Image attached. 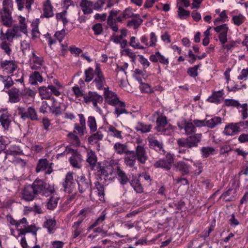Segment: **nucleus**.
<instances>
[{"label":"nucleus","instance_id":"nucleus-1","mask_svg":"<svg viewBox=\"0 0 248 248\" xmlns=\"http://www.w3.org/2000/svg\"><path fill=\"white\" fill-rule=\"evenodd\" d=\"M56 192L54 185L37 178L31 185L24 186L22 192V199L26 202L34 200L38 195L47 197Z\"/></svg>","mask_w":248,"mask_h":248},{"label":"nucleus","instance_id":"nucleus-2","mask_svg":"<svg viewBox=\"0 0 248 248\" xmlns=\"http://www.w3.org/2000/svg\"><path fill=\"white\" fill-rule=\"evenodd\" d=\"M129 156H124V164L129 168H134L136 160L143 165L148 159L145 148L142 145H138L135 147V151L131 150Z\"/></svg>","mask_w":248,"mask_h":248},{"label":"nucleus","instance_id":"nucleus-3","mask_svg":"<svg viewBox=\"0 0 248 248\" xmlns=\"http://www.w3.org/2000/svg\"><path fill=\"white\" fill-rule=\"evenodd\" d=\"M202 135L197 133L187 136L186 138H182L177 140V143L179 147H186L187 149L196 148L202 141Z\"/></svg>","mask_w":248,"mask_h":248},{"label":"nucleus","instance_id":"nucleus-4","mask_svg":"<svg viewBox=\"0 0 248 248\" xmlns=\"http://www.w3.org/2000/svg\"><path fill=\"white\" fill-rule=\"evenodd\" d=\"M95 174L99 178L105 181H113L115 176L114 169L111 165H102L101 162H98Z\"/></svg>","mask_w":248,"mask_h":248},{"label":"nucleus","instance_id":"nucleus-5","mask_svg":"<svg viewBox=\"0 0 248 248\" xmlns=\"http://www.w3.org/2000/svg\"><path fill=\"white\" fill-rule=\"evenodd\" d=\"M214 30L216 32L220 33L218 38L219 41L223 44V48L229 50L236 46V43L234 41H231L229 43L225 45L227 41V33L229 30V28L226 24L217 26L214 28Z\"/></svg>","mask_w":248,"mask_h":248},{"label":"nucleus","instance_id":"nucleus-6","mask_svg":"<svg viewBox=\"0 0 248 248\" xmlns=\"http://www.w3.org/2000/svg\"><path fill=\"white\" fill-rule=\"evenodd\" d=\"M19 224V235L25 236L27 233H31L36 239L37 229L35 225H28L26 218L23 217L18 221Z\"/></svg>","mask_w":248,"mask_h":248},{"label":"nucleus","instance_id":"nucleus-7","mask_svg":"<svg viewBox=\"0 0 248 248\" xmlns=\"http://www.w3.org/2000/svg\"><path fill=\"white\" fill-rule=\"evenodd\" d=\"M103 101V97L102 95L92 91H89L88 93H86L83 98V101L86 104H89L92 103L93 107L97 110H100L98 104H102Z\"/></svg>","mask_w":248,"mask_h":248},{"label":"nucleus","instance_id":"nucleus-8","mask_svg":"<svg viewBox=\"0 0 248 248\" xmlns=\"http://www.w3.org/2000/svg\"><path fill=\"white\" fill-rule=\"evenodd\" d=\"M76 181L78 186L79 192L82 194L85 192L87 190L90 191V195L92 193V182L89 178H86L84 174L80 176H78L76 178Z\"/></svg>","mask_w":248,"mask_h":248},{"label":"nucleus","instance_id":"nucleus-9","mask_svg":"<svg viewBox=\"0 0 248 248\" xmlns=\"http://www.w3.org/2000/svg\"><path fill=\"white\" fill-rule=\"evenodd\" d=\"M18 110L19 115L23 120L27 119H29L32 121L39 120L37 112L33 107H28L26 110H25L24 108L19 107Z\"/></svg>","mask_w":248,"mask_h":248},{"label":"nucleus","instance_id":"nucleus-10","mask_svg":"<svg viewBox=\"0 0 248 248\" xmlns=\"http://www.w3.org/2000/svg\"><path fill=\"white\" fill-rule=\"evenodd\" d=\"M174 162V159L171 155L167 154L165 158L156 161L154 163L155 168H163L167 170H170Z\"/></svg>","mask_w":248,"mask_h":248},{"label":"nucleus","instance_id":"nucleus-11","mask_svg":"<svg viewBox=\"0 0 248 248\" xmlns=\"http://www.w3.org/2000/svg\"><path fill=\"white\" fill-rule=\"evenodd\" d=\"M64 191L68 193H72L76 189V183L74 182L73 173L68 172L64 178V181L62 183Z\"/></svg>","mask_w":248,"mask_h":248},{"label":"nucleus","instance_id":"nucleus-12","mask_svg":"<svg viewBox=\"0 0 248 248\" xmlns=\"http://www.w3.org/2000/svg\"><path fill=\"white\" fill-rule=\"evenodd\" d=\"M225 105L227 107H233L238 108L241 107L242 108L241 111L242 114V119H246L248 117V107L247 103L240 105L237 100L232 99H227L225 101Z\"/></svg>","mask_w":248,"mask_h":248},{"label":"nucleus","instance_id":"nucleus-13","mask_svg":"<svg viewBox=\"0 0 248 248\" xmlns=\"http://www.w3.org/2000/svg\"><path fill=\"white\" fill-rule=\"evenodd\" d=\"M94 79L93 81L98 90H102L103 89L104 84L105 83V79L104 75L101 71L100 65L96 63L94 70Z\"/></svg>","mask_w":248,"mask_h":248},{"label":"nucleus","instance_id":"nucleus-14","mask_svg":"<svg viewBox=\"0 0 248 248\" xmlns=\"http://www.w3.org/2000/svg\"><path fill=\"white\" fill-rule=\"evenodd\" d=\"M0 67L7 74H13L18 67L15 61L4 60L0 62Z\"/></svg>","mask_w":248,"mask_h":248},{"label":"nucleus","instance_id":"nucleus-15","mask_svg":"<svg viewBox=\"0 0 248 248\" xmlns=\"http://www.w3.org/2000/svg\"><path fill=\"white\" fill-rule=\"evenodd\" d=\"M104 95L106 102L109 105L115 106L120 101L117 95L108 88H104Z\"/></svg>","mask_w":248,"mask_h":248},{"label":"nucleus","instance_id":"nucleus-16","mask_svg":"<svg viewBox=\"0 0 248 248\" xmlns=\"http://www.w3.org/2000/svg\"><path fill=\"white\" fill-rule=\"evenodd\" d=\"M241 131L238 123H230L225 126L223 133L227 136H233Z\"/></svg>","mask_w":248,"mask_h":248},{"label":"nucleus","instance_id":"nucleus-17","mask_svg":"<svg viewBox=\"0 0 248 248\" xmlns=\"http://www.w3.org/2000/svg\"><path fill=\"white\" fill-rule=\"evenodd\" d=\"M0 115V123L4 130L9 129L12 120V115L7 110Z\"/></svg>","mask_w":248,"mask_h":248},{"label":"nucleus","instance_id":"nucleus-18","mask_svg":"<svg viewBox=\"0 0 248 248\" xmlns=\"http://www.w3.org/2000/svg\"><path fill=\"white\" fill-rule=\"evenodd\" d=\"M113 149L117 154L120 155L125 154V156H129L130 152L131 151L128 150L126 144H123L119 142L114 144Z\"/></svg>","mask_w":248,"mask_h":248},{"label":"nucleus","instance_id":"nucleus-19","mask_svg":"<svg viewBox=\"0 0 248 248\" xmlns=\"http://www.w3.org/2000/svg\"><path fill=\"white\" fill-rule=\"evenodd\" d=\"M119 182L121 185L124 186L130 182V179L125 171L120 166H117L115 169Z\"/></svg>","mask_w":248,"mask_h":248},{"label":"nucleus","instance_id":"nucleus-20","mask_svg":"<svg viewBox=\"0 0 248 248\" xmlns=\"http://www.w3.org/2000/svg\"><path fill=\"white\" fill-rule=\"evenodd\" d=\"M176 169L181 172L183 176L188 174L190 172L191 166L184 161H180L174 164Z\"/></svg>","mask_w":248,"mask_h":248},{"label":"nucleus","instance_id":"nucleus-21","mask_svg":"<svg viewBox=\"0 0 248 248\" xmlns=\"http://www.w3.org/2000/svg\"><path fill=\"white\" fill-rule=\"evenodd\" d=\"M1 17L3 21V24L6 27H11L12 24V17L10 9L7 7L3 8L1 12Z\"/></svg>","mask_w":248,"mask_h":248},{"label":"nucleus","instance_id":"nucleus-22","mask_svg":"<svg viewBox=\"0 0 248 248\" xmlns=\"http://www.w3.org/2000/svg\"><path fill=\"white\" fill-rule=\"evenodd\" d=\"M86 161L88 163L91 170H96L97 165V157L93 150L87 153Z\"/></svg>","mask_w":248,"mask_h":248},{"label":"nucleus","instance_id":"nucleus-23","mask_svg":"<svg viewBox=\"0 0 248 248\" xmlns=\"http://www.w3.org/2000/svg\"><path fill=\"white\" fill-rule=\"evenodd\" d=\"M69 160L73 168L80 169L82 166L81 162L83 159L81 155L78 152L72 154Z\"/></svg>","mask_w":248,"mask_h":248},{"label":"nucleus","instance_id":"nucleus-24","mask_svg":"<svg viewBox=\"0 0 248 248\" xmlns=\"http://www.w3.org/2000/svg\"><path fill=\"white\" fill-rule=\"evenodd\" d=\"M56 221L54 218L46 219L44 223L43 227L47 230L49 234L53 233L56 230Z\"/></svg>","mask_w":248,"mask_h":248},{"label":"nucleus","instance_id":"nucleus-25","mask_svg":"<svg viewBox=\"0 0 248 248\" xmlns=\"http://www.w3.org/2000/svg\"><path fill=\"white\" fill-rule=\"evenodd\" d=\"M19 90L16 88H12L8 92L9 96V101L12 103H15L20 101Z\"/></svg>","mask_w":248,"mask_h":248},{"label":"nucleus","instance_id":"nucleus-26","mask_svg":"<svg viewBox=\"0 0 248 248\" xmlns=\"http://www.w3.org/2000/svg\"><path fill=\"white\" fill-rule=\"evenodd\" d=\"M115 107L114 114L116 115L117 117H118L120 115L123 114H128V111L125 109V104L124 102L119 101Z\"/></svg>","mask_w":248,"mask_h":248},{"label":"nucleus","instance_id":"nucleus-27","mask_svg":"<svg viewBox=\"0 0 248 248\" xmlns=\"http://www.w3.org/2000/svg\"><path fill=\"white\" fill-rule=\"evenodd\" d=\"M224 94L223 90L214 92L212 94L208 97L207 100L211 103H214L217 104L220 103L221 98Z\"/></svg>","mask_w":248,"mask_h":248},{"label":"nucleus","instance_id":"nucleus-28","mask_svg":"<svg viewBox=\"0 0 248 248\" xmlns=\"http://www.w3.org/2000/svg\"><path fill=\"white\" fill-rule=\"evenodd\" d=\"M168 124L167 117L165 116H160L157 117L156 119V129L158 132L166 131L167 129H165V127Z\"/></svg>","mask_w":248,"mask_h":248},{"label":"nucleus","instance_id":"nucleus-29","mask_svg":"<svg viewBox=\"0 0 248 248\" xmlns=\"http://www.w3.org/2000/svg\"><path fill=\"white\" fill-rule=\"evenodd\" d=\"M83 13L85 15L90 14L93 12V3L90 1L88 0H82L80 3Z\"/></svg>","mask_w":248,"mask_h":248},{"label":"nucleus","instance_id":"nucleus-30","mask_svg":"<svg viewBox=\"0 0 248 248\" xmlns=\"http://www.w3.org/2000/svg\"><path fill=\"white\" fill-rule=\"evenodd\" d=\"M39 93L40 95L41 96L42 99H52L54 101H55V99L54 97H51V92L50 90V89L48 88V86L47 87L46 86H41L39 89Z\"/></svg>","mask_w":248,"mask_h":248},{"label":"nucleus","instance_id":"nucleus-31","mask_svg":"<svg viewBox=\"0 0 248 248\" xmlns=\"http://www.w3.org/2000/svg\"><path fill=\"white\" fill-rule=\"evenodd\" d=\"M15 37L14 33L10 29H8L5 33L3 32L2 29L0 31V40L1 41L7 40L10 43H12L13 38Z\"/></svg>","mask_w":248,"mask_h":248},{"label":"nucleus","instance_id":"nucleus-32","mask_svg":"<svg viewBox=\"0 0 248 248\" xmlns=\"http://www.w3.org/2000/svg\"><path fill=\"white\" fill-rule=\"evenodd\" d=\"M133 17V19L128 21L127 26H133L134 29H137L142 23L143 20L139 14H136Z\"/></svg>","mask_w":248,"mask_h":248},{"label":"nucleus","instance_id":"nucleus-33","mask_svg":"<svg viewBox=\"0 0 248 248\" xmlns=\"http://www.w3.org/2000/svg\"><path fill=\"white\" fill-rule=\"evenodd\" d=\"M55 193L56 192L50 195L51 196L46 203L47 209L49 210H53L57 206L59 197L55 196Z\"/></svg>","mask_w":248,"mask_h":248},{"label":"nucleus","instance_id":"nucleus-34","mask_svg":"<svg viewBox=\"0 0 248 248\" xmlns=\"http://www.w3.org/2000/svg\"><path fill=\"white\" fill-rule=\"evenodd\" d=\"M149 145L151 148L156 151L160 152L161 151H164L163 143L154 138H152L149 140Z\"/></svg>","mask_w":248,"mask_h":248},{"label":"nucleus","instance_id":"nucleus-35","mask_svg":"<svg viewBox=\"0 0 248 248\" xmlns=\"http://www.w3.org/2000/svg\"><path fill=\"white\" fill-rule=\"evenodd\" d=\"M44 16L48 18L53 16V7L50 0H46L44 4Z\"/></svg>","mask_w":248,"mask_h":248},{"label":"nucleus","instance_id":"nucleus-36","mask_svg":"<svg viewBox=\"0 0 248 248\" xmlns=\"http://www.w3.org/2000/svg\"><path fill=\"white\" fill-rule=\"evenodd\" d=\"M184 130L186 136L196 134V128L192 123L184 121Z\"/></svg>","mask_w":248,"mask_h":248},{"label":"nucleus","instance_id":"nucleus-37","mask_svg":"<svg viewBox=\"0 0 248 248\" xmlns=\"http://www.w3.org/2000/svg\"><path fill=\"white\" fill-rule=\"evenodd\" d=\"M42 81L43 77L38 71H34L30 77L29 82L32 85H36L38 82L41 83Z\"/></svg>","mask_w":248,"mask_h":248},{"label":"nucleus","instance_id":"nucleus-38","mask_svg":"<svg viewBox=\"0 0 248 248\" xmlns=\"http://www.w3.org/2000/svg\"><path fill=\"white\" fill-rule=\"evenodd\" d=\"M130 184L137 193H141L143 192V187L140 183V180L136 177L133 178L130 181Z\"/></svg>","mask_w":248,"mask_h":248},{"label":"nucleus","instance_id":"nucleus-39","mask_svg":"<svg viewBox=\"0 0 248 248\" xmlns=\"http://www.w3.org/2000/svg\"><path fill=\"white\" fill-rule=\"evenodd\" d=\"M104 135L102 133L98 130L96 133L91 135L88 139L89 142L91 144L92 143H96L98 141L102 140L103 139Z\"/></svg>","mask_w":248,"mask_h":248},{"label":"nucleus","instance_id":"nucleus-40","mask_svg":"<svg viewBox=\"0 0 248 248\" xmlns=\"http://www.w3.org/2000/svg\"><path fill=\"white\" fill-rule=\"evenodd\" d=\"M151 128V124H145L141 122H138L135 128L137 131L144 133L150 132Z\"/></svg>","mask_w":248,"mask_h":248},{"label":"nucleus","instance_id":"nucleus-41","mask_svg":"<svg viewBox=\"0 0 248 248\" xmlns=\"http://www.w3.org/2000/svg\"><path fill=\"white\" fill-rule=\"evenodd\" d=\"M48 165L49 163L46 159H39L36 168V172L38 173L41 171L46 170L47 168Z\"/></svg>","mask_w":248,"mask_h":248},{"label":"nucleus","instance_id":"nucleus-42","mask_svg":"<svg viewBox=\"0 0 248 248\" xmlns=\"http://www.w3.org/2000/svg\"><path fill=\"white\" fill-rule=\"evenodd\" d=\"M190 15L189 11L185 10L182 6L178 7L177 16L180 19H186L190 16Z\"/></svg>","mask_w":248,"mask_h":248},{"label":"nucleus","instance_id":"nucleus-43","mask_svg":"<svg viewBox=\"0 0 248 248\" xmlns=\"http://www.w3.org/2000/svg\"><path fill=\"white\" fill-rule=\"evenodd\" d=\"M85 231V228L82 226L73 225L72 227V232L74 238L78 237L79 235Z\"/></svg>","mask_w":248,"mask_h":248},{"label":"nucleus","instance_id":"nucleus-44","mask_svg":"<svg viewBox=\"0 0 248 248\" xmlns=\"http://www.w3.org/2000/svg\"><path fill=\"white\" fill-rule=\"evenodd\" d=\"M0 80L4 84L5 88L9 89L13 86L14 82L11 76L0 75Z\"/></svg>","mask_w":248,"mask_h":248},{"label":"nucleus","instance_id":"nucleus-45","mask_svg":"<svg viewBox=\"0 0 248 248\" xmlns=\"http://www.w3.org/2000/svg\"><path fill=\"white\" fill-rule=\"evenodd\" d=\"M221 118L219 117H215L206 121V125L209 128H213L221 123Z\"/></svg>","mask_w":248,"mask_h":248},{"label":"nucleus","instance_id":"nucleus-46","mask_svg":"<svg viewBox=\"0 0 248 248\" xmlns=\"http://www.w3.org/2000/svg\"><path fill=\"white\" fill-rule=\"evenodd\" d=\"M145 72V71L144 70L135 69L134 71L133 76L134 78L139 81V82H141L142 78L145 79V78H146Z\"/></svg>","mask_w":248,"mask_h":248},{"label":"nucleus","instance_id":"nucleus-47","mask_svg":"<svg viewBox=\"0 0 248 248\" xmlns=\"http://www.w3.org/2000/svg\"><path fill=\"white\" fill-rule=\"evenodd\" d=\"M85 81L86 82H90L91 81L94 76V70L91 67H89L84 71Z\"/></svg>","mask_w":248,"mask_h":248},{"label":"nucleus","instance_id":"nucleus-48","mask_svg":"<svg viewBox=\"0 0 248 248\" xmlns=\"http://www.w3.org/2000/svg\"><path fill=\"white\" fill-rule=\"evenodd\" d=\"M88 125L90 128V133H93L97 130V124L95 119L93 116H90L88 118Z\"/></svg>","mask_w":248,"mask_h":248},{"label":"nucleus","instance_id":"nucleus-49","mask_svg":"<svg viewBox=\"0 0 248 248\" xmlns=\"http://www.w3.org/2000/svg\"><path fill=\"white\" fill-rule=\"evenodd\" d=\"M232 188L228 189L227 191L221 195L220 199H222L226 202L233 201L234 200V196L232 195Z\"/></svg>","mask_w":248,"mask_h":248},{"label":"nucleus","instance_id":"nucleus-50","mask_svg":"<svg viewBox=\"0 0 248 248\" xmlns=\"http://www.w3.org/2000/svg\"><path fill=\"white\" fill-rule=\"evenodd\" d=\"M128 64L126 62H125L123 64V65L122 66L117 65V68L116 70V71H117V72L116 78H117V79L120 80L121 82H122V81L124 80V78H119V77H118L119 72H121L122 74L124 76H125L126 74L125 70L128 68Z\"/></svg>","mask_w":248,"mask_h":248},{"label":"nucleus","instance_id":"nucleus-51","mask_svg":"<svg viewBox=\"0 0 248 248\" xmlns=\"http://www.w3.org/2000/svg\"><path fill=\"white\" fill-rule=\"evenodd\" d=\"M108 132H110V135L118 139H122V132L118 130L114 126L110 125L108 127Z\"/></svg>","mask_w":248,"mask_h":248},{"label":"nucleus","instance_id":"nucleus-52","mask_svg":"<svg viewBox=\"0 0 248 248\" xmlns=\"http://www.w3.org/2000/svg\"><path fill=\"white\" fill-rule=\"evenodd\" d=\"M67 136L73 145L76 146H80V141L77 135L74 134V133L70 132L68 134Z\"/></svg>","mask_w":248,"mask_h":248},{"label":"nucleus","instance_id":"nucleus-53","mask_svg":"<svg viewBox=\"0 0 248 248\" xmlns=\"http://www.w3.org/2000/svg\"><path fill=\"white\" fill-rule=\"evenodd\" d=\"M95 187L98 191V195L100 197L99 200H102V198L104 199L105 192L104 186L99 182L95 183Z\"/></svg>","mask_w":248,"mask_h":248},{"label":"nucleus","instance_id":"nucleus-54","mask_svg":"<svg viewBox=\"0 0 248 248\" xmlns=\"http://www.w3.org/2000/svg\"><path fill=\"white\" fill-rule=\"evenodd\" d=\"M201 152L202 156L207 158L210 155L213 154L215 149L211 147H203L201 149Z\"/></svg>","mask_w":248,"mask_h":248},{"label":"nucleus","instance_id":"nucleus-55","mask_svg":"<svg viewBox=\"0 0 248 248\" xmlns=\"http://www.w3.org/2000/svg\"><path fill=\"white\" fill-rule=\"evenodd\" d=\"M87 211L85 209L81 210L78 216V221L75 222L74 223V225H78V226H82L81 225L82 222H83V220L86 217Z\"/></svg>","mask_w":248,"mask_h":248},{"label":"nucleus","instance_id":"nucleus-56","mask_svg":"<svg viewBox=\"0 0 248 248\" xmlns=\"http://www.w3.org/2000/svg\"><path fill=\"white\" fill-rule=\"evenodd\" d=\"M245 20V17L241 14L237 16H234L232 18V20L234 25L239 26L241 25Z\"/></svg>","mask_w":248,"mask_h":248},{"label":"nucleus","instance_id":"nucleus-57","mask_svg":"<svg viewBox=\"0 0 248 248\" xmlns=\"http://www.w3.org/2000/svg\"><path fill=\"white\" fill-rule=\"evenodd\" d=\"M106 218V213L104 211L102 212L99 217L95 220L94 223L89 227V229H92L93 227L102 223Z\"/></svg>","mask_w":248,"mask_h":248},{"label":"nucleus","instance_id":"nucleus-58","mask_svg":"<svg viewBox=\"0 0 248 248\" xmlns=\"http://www.w3.org/2000/svg\"><path fill=\"white\" fill-rule=\"evenodd\" d=\"M107 24L113 31H118V27L116 24V20L115 19L110 17V16H108Z\"/></svg>","mask_w":248,"mask_h":248},{"label":"nucleus","instance_id":"nucleus-59","mask_svg":"<svg viewBox=\"0 0 248 248\" xmlns=\"http://www.w3.org/2000/svg\"><path fill=\"white\" fill-rule=\"evenodd\" d=\"M39 21V19H36V24L33 25V27L32 29L31 35H32V38L33 39H35L39 37L40 32L39 31L38 26Z\"/></svg>","mask_w":248,"mask_h":248},{"label":"nucleus","instance_id":"nucleus-60","mask_svg":"<svg viewBox=\"0 0 248 248\" xmlns=\"http://www.w3.org/2000/svg\"><path fill=\"white\" fill-rule=\"evenodd\" d=\"M81 89L82 88H79L78 85L72 87V90L76 97H82L84 98V96L86 93H83V91L81 90Z\"/></svg>","mask_w":248,"mask_h":248},{"label":"nucleus","instance_id":"nucleus-61","mask_svg":"<svg viewBox=\"0 0 248 248\" xmlns=\"http://www.w3.org/2000/svg\"><path fill=\"white\" fill-rule=\"evenodd\" d=\"M140 84V89L142 93H153V90L151 88L150 86L147 84L143 83L142 80H141V82H139Z\"/></svg>","mask_w":248,"mask_h":248},{"label":"nucleus","instance_id":"nucleus-62","mask_svg":"<svg viewBox=\"0 0 248 248\" xmlns=\"http://www.w3.org/2000/svg\"><path fill=\"white\" fill-rule=\"evenodd\" d=\"M129 45L135 49H144L145 48L144 47L140 45L138 41L137 42H136V37L134 36L131 37Z\"/></svg>","mask_w":248,"mask_h":248},{"label":"nucleus","instance_id":"nucleus-63","mask_svg":"<svg viewBox=\"0 0 248 248\" xmlns=\"http://www.w3.org/2000/svg\"><path fill=\"white\" fill-rule=\"evenodd\" d=\"M200 65H196L192 67H190L187 70V74L191 77H196L198 76V73L197 70L200 67Z\"/></svg>","mask_w":248,"mask_h":248},{"label":"nucleus","instance_id":"nucleus-64","mask_svg":"<svg viewBox=\"0 0 248 248\" xmlns=\"http://www.w3.org/2000/svg\"><path fill=\"white\" fill-rule=\"evenodd\" d=\"M25 18L23 17H20L19 22L20 24V31L25 33L26 34L27 33V25L25 23Z\"/></svg>","mask_w":248,"mask_h":248}]
</instances>
